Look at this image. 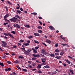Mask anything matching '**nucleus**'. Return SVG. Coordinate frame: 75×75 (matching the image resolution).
Returning a JSON list of instances; mask_svg holds the SVG:
<instances>
[{"instance_id": "7", "label": "nucleus", "mask_w": 75, "mask_h": 75, "mask_svg": "<svg viewBox=\"0 0 75 75\" xmlns=\"http://www.w3.org/2000/svg\"><path fill=\"white\" fill-rule=\"evenodd\" d=\"M34 35H35V36H36L37 37H39L40 35L39 33H35L34 34Z\"/></svg>"}, {"instance_id": "27", "label": "nucleus", "mask_w": 75, "mask_h": 75, "mask_svg": "<svg viewBox=\"0 0 75 75\" xmlns=\"http://www.w3.org/2000/svg\"><path fill=\"white\" fill-rule=\"evenodd\" d=\"M33 37L31 36H29V37H28V38H29V39H30V38H32Z\"/></svg>"}, {"instance_id": "55", "label": "nucleus", "mask_w": 75, "mask_h": 75, "mask_svg": "<svg viewBox=\"0 0 75 75\" xmlns=\"http://www.w3.org/2000/svg\"><path fill=\"white\" fill-rule=\"evenodd\" d=\"M63 66L64 67H65V66H66V64L65 63H63Z\"/></svg>"}, {"instance_id": "40", "label": "nucleus", "mask_w": 75, "mask_h": 75, "mask_svg": "<svg viewBox=\"0 0 75 75\" xmlns=\"http://www.w3.org/2000/svg\"><path fill=\"white\" fill-rule=\"evenodd\" d=\"M38 32L40 33H41L42 31L41 30H38Z\"/></svg>"}, {"instance_id": "32", "label": "nucleus", "mask_w": 75, "mask_h": 75, "mask_svg": "<svg viewBox=\"0 0 75 75\" xmlns=\"http://www.w3.org/2000/svg\"><path fill=\"white\" fill-rule=\"evenodd\" d=\"M14 62L15 64H18V62L17 60L15 61Z\"/></svg>"}, {"instance_id": "26", "label": "nucleus", "mask_w": 75, "mask_h": 75, "mask_svg": "<svg viewBox=\"0 0 75 75\" xmlns=\"http://www.w3.org/2000/svg\"><path fill=\"white\" fill-rule=\"evenodd\" d=\"M4 35H5V36H6L7 37H8V34H7V33H4Z\"/></svg>"}, {"instance_id": "42", "label": "nucleus", "mask_w": 75, "mask_h": 75, "mask_svg": "<svg viewBox=\"0 0 75 75\" xmlns=\"http://www.w3.org/2000/svg\"><path fill=\"white\" fill-rule=\"evenodd\" d=\"M7 62L8 64H11V62L10 61H7Z\"/></svg>"}, {"instance_id": "63", "label": "nucleus", "mask_w": 75, "mask_h": 75, "mask_svg": "<svg viewBox=\"0 0 75 75\" xmlns=\"http://www.w3.org/2000/svg\"><path fill=\"white\" fill-rule=\"evenodd\" d=\"M4 38H6V39H7V37L6 36H5L4 37Z\"/></svg>"}, {"instance_id": "54", "label": "nucleus", "mask_w": 75, "mask_h": 75, "mask_svg": "<svg viewBox=\"0 0 75 75\" xmlns=\"http://www.w3.org/2000/svg\"><path fill=\"white\" fill-rule=\"evenodd\" d=\"M39 23L40 24V25H42V22L40 21H39Z\"/></svg>"}, {"instance_id": "6", "label": "nucleus", "mask_w": 75, "mask_h": 75, "mask_svg": "<svg viewBox=\"0 0 75 75\" xmlns=\"http://www.w3.org/2000/svg\"><path fill=\"white\" fill-rule=\"evenodd\" d=\"M49 28L50 29L52 30H55V29L54 28V27H52V26H50L49 27Z\"/></svg>"}, {"instance_id": "23", "label": "nucleus", "mask_w": 75, "mask_h": 75, "mask_svg": "<svg viewBox=\"0 0 75 75\" xmlns=\"http://www.w3.org/2000/svg\"><path fill=\"white\" fill-rule=\"evenodd\" d=\"M25 27H26V28H29L30 27V25H25Z\"/></svg>"}, {"instance_id": "37", "label": "nucleus", "mask_w": 75, "mask_h": 75, "mask_svg": "<svg viewBox=\"0 0 75 75\" xmlns=\"http://www.w3.org/2000/svg\"><path fill=\"white\" fill-rule=\"evenodd\" d=\"M48 74L49 75H52V73L51 72H48Z\"/></svg>"}, {"instance_id": "52", "label": "nucleus", "mask_w": 75, "mask_h": 75, "mask_svg": "<svg viewBox=\"0 0 75 75\" xmlns=\"http://www.w3.org/2000/svg\"><path fill=\"white\" fill-rule=\"evenodd\" d=\"M13 75H16V73L14 72H13Z\"/></svg>"}, {"instance_id": "62", "label": "nucleus", "mask_w": 75, "mask_h": 75, "mask_svg": "<svg viewBox=\"0 0 75 75\" xmlns=\"http://www.w3.org/2000/svg\"><path fill=\"white\" fill-rule=\"evenodd\" d=\"M21 49H22L23 50H24V51H25V48H21Z\"/></svg>"}, {"instance_id": "44", "label": "nucleus", "mask_w": 75, "mask_h": 75, "mask_svg": "<svg viewBox=\"0 0 75 75\" xmlns=\"http://www.w3.org/2000/svg\"><path fill=\"white\" fill-rule=\"evenodd\" d=\"M55 55L56 56L59 55V54L57 53H55Z\"/></svg>"}, {"instance_id": "56", "label": "nucleus", "mask_w": 75, "mask_h": 75, "mask_svg": "<svg viewBox=\"0 0 75 75\" xmlns=\"http://www.w3.org/2000/svg\"><path fill=\"white\" fill-rule=\"evenodd\" d=\"M5 71H8V69H5Z\"/></svg>"}, {"instance_id": "53", "label": "nucleus", "mask_w": 75, "mask_h": 75, "mask_svg": "<svg viewBox=\"0 0 75 75\" xmlns=\"http://www.w3.org/2000/svg\"><path fill=\"white\" fill-rule=\"evenodd\" d=\"M5 54H6L7 55H8V54H9L8 53H5Z\"/></svg>"}, {"instance_id": "4", "label": "nucleus", "mask_w": 75, "mask_h": 75, "mask_svg": "<svg viewBox=\"0 0 75 75\" xmlns=\"http://www.w3.org/2000/svg\"><path fill=\"white\" fill-rule=\"evenodd\" d=\"M25 52H24V53L25 55H30V53H28L27 52V51H26L25 50Z\"/></svg>"}, {"instance_id": "20", "label": "nucleus", "mask_w": 75, "mask_h": 75, "mask_svg": "<svg viewBox=\"0 0 75 75\" xmlns=\"http://www.w3.org/2000/svg\"><path fill=\"white\" fill-rule=\"evenodd\" d=\"M64 52H61L60 53V55L61 56L63 55H64Z\"/></svg>"}, {"instance_id": "57", "label": "nucleus", "mask_w": 75, "mask_h": 75, "mask_svg": "<svg viewBox=\"0 0 75 75\" xmlns=\"http://www.w3.org/2000/svg\"><path fill=\"white\" fill-rule=\"evenodd\" d=\"M8 71H11V69L10 68H8Z\"/></svg>"}, {"instance_id": "59", "label": "nucleus", "mask_w": 75, "mask_h": 75, "mask_svg": "<svg viewBox=\"0 0 75 75\" xmlns=\"http://www.w3.org/2000/svg\"><path fill=\"white\" fill-rule=\"evenodd\" d=\"M13 26L14 27H17V25H16V24H14Z\"/></svg>"}, {"instance_id": "19", "label": "nucleus", "mask_w": 75, "mask_h": 75, "mask_svg": "<svg viewBox=\"0 0 75 75\" xmlns=\"http://www.w3.org/2000/svg\"><path fill=\"white\" fill-rule=\"evenodd\" d=\"M32 51L31 49H29L27 51V52H28V53H30V52H31Z\"/></svg>"}, {"instance_id": "31", "label": "nucleus", "mask_w": 75, "mask_h": 75, "mask_svg": "<svg viewBox=\"0 0 75 75\" xmlns=\"http://www.w3.org/2000/svg\"><path fill=\"white\" fill-rule=\"evenodd\" d=\"M15 17H17V18H20V17H19V16H18V15H16L15 16Z\"/></svg>"}, {"instance_id": "5", "label": "nucleus", "mask_w": 75, "mask_h": 75, "mask_svg": "<svg viewBox=\"0 0 75 75\" xmlns=\"http://www.w3.org/2000/svg\"><path fill=\"white\" fill-rule=\"evenodd\" d=\"M46 42L47 43H48V44H51V41L48 40H46Z\"/></svg>"}, {"instance_id": "24", "label": "nucleus", "mask_w": 75, "mask_h": 75, "mask_svg": "<svg viewBox=\"0 0 75 75\" xmlns=\"http://www.w3.org/2000/svg\"><path fill=\"white\" fill-rule=\"evenodd\" d=\"M55 52H59V51L58 49H56L55 50Z\"/></svg>"}, {"instance_id": "8", "label": "nucleus", "mask_w": 75, "mask_h": 75, "mask_svg": "<svg viewBox=\"0 0 75 75\" xmlns=\"http://www.w3.org/2000/svg\"><path fill=\"white\" fill-rule=\"evenodd\" d=\"M62 45H63V46H65L66 45H67V47H69V45H68V44H64V43L62 44Z\"/></svg>"}, {"instance_id": "25", "label": "nucleus", "mask_w": 75, "mask_h": 75, "mask_svg": "<svg viewBox=\"0 0 75 75\" xmlns=\"http://www.w3.org/2000/svg\"><path fill=\"white\" fill-rule=\"evenodd\" d=\"M34 42L35 43H37V44H39V42L38 41L36 40H34Z\"/></svg>"}, {"instance_id": "29", "label": "nucleus", "mask_w": 75, "mask_h": 75, "mask_svg": "<svg viewBox=\"0 0 75 75\" xmlns=\"http://www.w3.org/2000/svg\"><path fill=\"white\" fill-rule=\"evenodd\" d=\"M17 12L19 13V14H20L21 13H22V12L21 11L19 10L17 11Z\"/></svg>"}, {"instance_id": "9", "label": "nucleus", "mask_w": 75, "mask_h": 75, "mask_svg": "<svg viewBox=\"0 0 75 75\" xmlns=\"http://www.w3.org/2000/svg\"><path fill=\"white\" fill-rule=\"evenodd\" d=\"M8 34L10 37H11L12 38H14V37L10 33H8Z\"/></svg>"}, {"instance_id": "45", "label": "nucleus", "mask_w": 75, "mask_h": 75, "mask_svg": "<svg viewBox=\"0 0 75 75\" xmlns=\"http://www.w3.org/2000/svg\"><path fill=\"white\" fill-rule=\"evenodd\" d=\"M28 67H29V68H33V67L31 66L30 65H28Z\"/></svg>"}, {"instance_id": "3", "label": "nucleus", "mask_w": 75, "mask_h": 75, "mask_svg": "<svg viewBox=\"0 0 75 75\" xmlns=\"http://www.w3.org/2000/svg\"><path fill=\"white\" fill-rule=\"evenodd\" d=\"M32 55L33 56V57H35V58H36V57H40V55L38 54L37 55L33 54Z\"/></svg>"}, {"instance_id": "58", "label": "nucleus", "mask_w": 75, "mask_h": 75, "mask_svg": "<svg viewBox=\"0 0 75 75\" xmlns=\"http://www.w3.org/2000/svg\"><path fill=\"white\" fill-rule=\"evenodd\" d=\"M7 23H5L4 24V25H6V24H7Z\"/></svg>"}, {"instance_id": "33", "label": "nucleus", "mask_w": 75, "mask_h": 75, "mask_svg": "<svg viewBox=\"0 0 75 75\" xmlns=\"http://www.w3.org/2000/svg\"><path fill=\"white\" fill-rule=\"evenodd\" d=\"M41 65H40L38 66V69H40V68H41Z\"/></svg>"}, {"instance_id": "10", "label": "nucleus", "mask_w": 75, "mask_h": 75, "mask_svg": "<svg viewBox=\"0 0 75 75\" xmlns=\"http://www.w3.org/2000/svg\"><path fill=\"white\" fill-rule=\"evenodd\" d=\"M49 55L51 57H55V54H53L52 53L50 54Z\"/></svg>"}, {"instance_id": "16", "label": "nucleus", "mask_w": 75, "mask_h": 75, "mask_svg": "<svg viewBox=\"0 0 75 75\" xmlns=\"http://www.w3.org/2000/svg\"><path fill=\"white\" fill-rule=\"evenodd\" d=\"M42 53L43 54H45V50H42Z\"/></svg>"}, {"instance_id": "43", "label": "nucleus", "mask_w": 75, "mask_h": 75, "mask_svg": "<svg viewBox=\"0 0 75 75\" xmlns=\"http://www.w3.org/2000/svg\"><path fill=\"white\" fill-rule=\"evenodd\" d=\"M20 42H24L23 40H21L19 41Z\"/></svg>"}, {"instance_id": "50", "label": "nucleus", "mask_w": 75, "mask_h": 75, "mask_svg": "<svg viewBox=\"0 0 75 75\" xmlns=\"http://www.w3.org/2000/svg\"><path fill=\"white\" fill-rule=\"evenodd\" d=\"M11 55H12L13 56H14V55H15V54H14V53H11Z\"/></svg>"}, {"instance_id": "38", "label": "nucleus", "mask_w": 75, "mask_h": 75, "mask_svg": "<svg viewBox=\"0 0 75 75\" xmlns=\"http://www.w3.org/2000/svg\"><path fill=\"white\" fill-rule=\"evenodd\" d=\"M68 57L69 58H70V59H74L72 57H71L69 56H68Z\"/></svg>"}, {"instance_id": "30", "label": "nucleus", "mask_w": 75, "mask_h": 75, "mask_svg": "<svg viewBox=\"0 0 75 75\" xmlns=\"http://www.w3.org/2000/svg\"><path fill=\"white\" fill-rule=\"evenodd\" d=\"M31 14H33L34 15H37V13H31Z\"/></svg>"}, {"instance_id": "39", "label": "nucleus", "mask_w": 75, "mask_h": 75, "mask_svg": "<svg viewBox=\"0 0 75 75\" xmlns=\"http://www.w3.org/2000/svg\"><path fill=\"white\" fill-rule=\"evenodd\" d=\"M33 52H34V53H35V54H36V53H37V50H33Z\"/></svg>"}, {"instance_id": "12", "label": "nucleus", "mask_w": 75, "mask_h": 75, "mask_svg": "<svg viewBox=\"0 0 75 75\" xmlns=\"http://www.w3.org/2000/svg\"><path fill=\"white\" fill-rule=\"evenodd\" d=\"M55 58H57V59H60L61 58V56H56L55 57Z\"/></svg>"}, {"instance_id": "21", "label": "nucleus", "mask_w": 75, "mask_h": 75, "mask_svg": "<svg viewBox=\"0 0 75 75\" xmlns=\"http://www.w3.org/2000/svg\"><path fill=\"white\" fill-rule=\"evenodd\" d=\"M19 58H21V59H23V58L24 57L23 56L21 55L19 56Z\"/></svg>"}, {"instance_id": "18", "label": "nucleus", "mask_w": 75, "mask_h": 75, "mask_svg": "<svg viewBox=\"0 0 75 75\" xmlns=\"http://www.w3.org/2000/svg\"><path fill=\"white\" fill-rule=\"evenodd\" d=\"M0 65H1V66H2V67H4V65L2 63H1V62L0 63Z\"/></svg>"}, {"instance_id": "2", "label": "nucleus", "mask_w": 75, "mask_h": 75, "mask_svg": "<svg viewBox=\"0 0 75 75\" xmlns=\"http://www.w3.org/2000/svg\"><path fill=\"white\" fill-rule=\"evenodd\" d=\"M2 47H6L7 45V44L5 42L2 41Z\"/></svg>"}, {"instance_id": "47", "label": "nucleus", "mask_w": 75, "mask_h": 75, "mask_svg": "<svg viewBox=\"0 0 75 75\" xmlns=\"http://www.w3.org/2000/svg\"><path fill=\"white\" fill-rule=\"evenodd\" d=\"M38 73H40V74H42V72H41L40 70H39L38 71Z\"/></svg>"}, {"instance_id": "14", "label": "nucleus", "mask_w": 75, "mask_h": 75, "mask_svg": "<svg viewBox=\"0 0 75 75\" xmlns=\"http://www.w3.org/2000/svg\"><path fill=\"white\" fill-rule=\"evenodd\" d=\"M16 28H20V25L18 24H16Z\"/></svg>"}, {"instance_id": "36", "label": "nucleus", "mask_w": 75, "mask_h": 75, "mask_svg": "<svg viewBox=\"0 0 75 75\" xmlns=\"http://www.w3.org/2000/svg\"><path fill=\"white\" fill-rule=\"evenodd\" d=\"M38 48H39V47H36L35 48V49L36 50H38Z\"/></svg>"}, {"instance_id": "51", "label": "nucleus", "mask_w": 75, "mask_h": 75, "mask_svg": "<svg viewBox=\"0 0 75 75\" xmlns=\"http://www.w3.org/2000/svg\"><path fill=\"white\" fill-rule=\"evenodd\" d=\"M7 3H8V4H11V3L8 1H7Z\"/></svg>"}, {"instance_id": "17", "label": "nucleus", "mask_w": 75, "mask_h": 75, "mask_svg": "<svg viewBox=\"0 0 75 75\" xmlns=\"http://www.w3.org/2000/svg\"><path fill=\"white\" fill-rule=\"evenodd\" d=\"M44 68H50V66L48 65H46L44 66Z\"/></svg>"}, {"instance_id": "41", "label": "nucleus", "mask_w": 75, "mask_h": 75, "mask_svg": "<svg viewBox=\"0 0 75 75\" xmlns=\"http://www.w3.org/2000/svg\"><path fill=\"white\" fill-rule=\"evenodd\" d=\"M35 59H36V58L35 57H33L31 59L32 60H35Z\"/></svg>"}, {"instance_id": "35", "label": "nucleus", "mask_w": 75, "mask_h": 75, "mask_svg": "<svg viewBox=\"0 0 75 75\" xmlns=\"http://www.w3.org/2000/svg\"><path fill=\"white\" fill-rule=\"evenodd\" d=\"M11 33H12V34H16V32H15V31H12L11 32Z\"/></svg>"}, {"instance_id": "1", "label": "nucleus", "mask_w": 75, "mask_h": 75, "mask_svg": "<svg viewBox=\"0 0 75 75\" xmlns=\"http://www.w3.org/2000/svg\"><path fill=\"white\" fill-rule=\"evenodd\" d=\"M10 20L11 21H13L14 23H16V20H17V18L14 17H13V18L11 19Z\"/></svg>"}, {"instance_id": "48", "label": "nucleus", "mask_w": 75, "mask_h": 75, "mask_svg": "<svg viewBox=\"0 0 75 75\" xmlns=\"http://www.w3.org/2000/svg\"><path fill=\"white\" fill-rule=\"evenodd\" d=\"M42 44H43V45H44L45 46H47V45H46V44H45V43H42Z\"/></svg>"}, {"instance_id": "61", "label": "nucleus", "mask_w": 75, "mask_h": 75, "mask_svg": "<svg viewBox=\"0 0 75 75\" xmlns=\"http://www.w3.org/2000/svg\"><path fill=\"white\" fill-rule=\"evenodd\" d=\"M18 45H21V43H18Z\"/></svg>"}, {"instance_id": "46", "label": "nucleus", "mask_w": 75, "mask_h": 75, "mask_svg": "<svg viewBox=\"0 0 75 75\" xmlns=\"http://www.w3.org/2000/svg\"><path fill=\"white\" fill-rule=\"evenodd\" d=\"M55 46L56 47H58V44H57V43L56 44V45H55Z\"/></svg>"}, {"instance_id": "34", "label": "nucleus", "mask_w": 75, "mask_h": 75, "mask_svg": "<svg viewBox=\"0 0 75 75\" xmlns=\"http://www.w3.org/2000/svg\"><path fill=\"white\" fill-rule=\"evenodd\" d=\"M38 28L39 29H40V28L41 29H42V27L41 26H38Z\"/></svg>"}, {"instance_id": "49", "label": "nucleus", "mask_w": 75, "mask_h": 75, "mask_svg": "<svg viewBox=\"0 0 75 75\" xmlns=\"http://www.w3.org/2000/svg\"><path fill=\"white\" fill-rule=\"evenodd\" d=\"M20 10H21V11H23V9L21 8H20Z\"/></svg>"}, {"instance_id": "28", "label": "nucleus", "mask_w": 75, "mask_h": 75, "mask_svg": "<svg viewBox=\"0 0 75 75\" xmlns=\"http://www.w3.org/2000/svg\"><path fill=\"white\" fill-rule=\"evenodd\" d=\"M22 71H24V72H27V70L25 69H23Z\"/></svg>"}, {"instance_id": "11", "label": "nucleus", "mask_w": 75, "mask_h": 75, "mask_svg": "<svg viewBox=\"0 0 75 75\" xmlns=\"http://www.w3.org/2000/svg\"><path fill=\"white\" fill-rule=\"evenodd\" d=\"M65 61H66V62L68 64H71V62L69 61V60H65Z\"/></svg>"}, {"instance_id": "60", "label": "nucleus", "mask_w": 75, "mask_h": 75, "mask_svg": "<svg viewBox=\"0 0 75 75\" xmlns=\"http://www.w3.org/2000/svg\"><path fill=\"white\" fill-rule=\"evenodd\" d=\"M3 58H5V57H6L5 55H4V56L2 57Z\"/></svg>"}, {"instance_id": "22", "label": "nucleus", "mask_w": 75, "mask_h": 75, "mask_svg": "<svg viewBox=\"0 0 75 75\" xmlns=\"http://www.w3.org/2000/svg\"><path fill=\"white\" fill-rule=\"evenodd\" d=\"M24 45H25V46H27V45H30V44L29 43H24Z\"/></svg>"}, {"instance_id": "15", "label": "nucleus", "mask_w": 75, "mask_h": 75, "mask_svg": "<svg viewBox=\"0 0 75 75\" xmlns=\"http://www.w3.org/2000/svg\"><path fill=\"white\" fill-rule=\"evenodd\" d=\"M8 17V15L7 14V15H6L4 16V19H6V18H7V17Z\"/></svg>"}, {"instance_id": "13", "label": "nucleus", "mask_w": 75, "mask_h": 75, "mask_svg": "<svg viewBox=\"0 0 75 75\" xmlns=\"http://www.w3.org/2000/svg\"><path fill=\"white\" fill-rule=\"evenodd\" d=\"M69 71L70 72H71V74H74V71H73V70L70 69L69 70Z\"/></svg>"}, {"instance_id": "64", "label": "nucleus", "mask_w": 75, "mask_h": 75, "mask_svg": "<svg viewBox=\"0 0 75 75\" xmlns=\"http://www.w3.org/2000/svg\"><path fill=\"white\" fill-rule=\"evenodd\" d=\"M38 18H39V19H42V17H38Z\"/></svg>"}]
</instances>
